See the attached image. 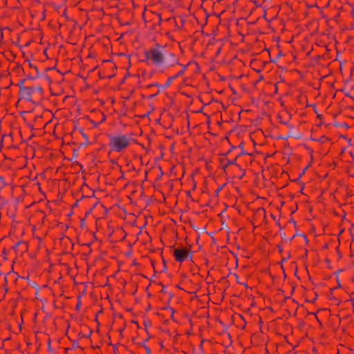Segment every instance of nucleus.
<instances>
[{
    "mask_svg": "<svg viewBox=\"0 0 354 354\" xmlns=\"http://www.w3.org/2000/svg\"><path fill=\"white\" fill-rule=\"evenodd\" d=\"M212 101H214V102H215L221 103V105H222V109H223L224 111H225V110H226V106L223 104V103L222 102H220V101H218V100H214V99H212Z\"/></svg>",
    "mask_w": 354,
    "mask_h": 354,
    "instance_id": "nucleus-59",
    "label": "nucleus"
},
{
    "mask_svg": "<svg viewBox=\"0 0 354 354\" xmlns=\"http://www.w3.org/2000/svg\"><path fill=\"white\" fill-rule=\"evenodd\" d=\"M78 340L75 339V340H73V348H80L81 350H84V348L83 347H81L78 345Z\"/></svg>",
    "mask_w": 354,
    "mask_h": 354,
    "instance_id": "nucleus-30",
    "label": "nucleus"
},
{
    "mask_svg": "<svg viewBox=\"0 0 354 354\" xmlns=\"http://www.w3.org/2000/svg\"><path fill=\"white\" fill-rule=\"evenodd\" d=\"M185 71H184L183 69L180 70L176 75H174L176 78H178L179 77H181L183 75Z\"/></svg>",
    "mask_w": 354,
    "mask_h": 354,
    "instance_id": "nucleus-41",
    "label": "nucleus"
},
{
    "mask_svg": "<svg viewBox=\"0 0 354 354\" xmlns=\"http://www.w3.org/2000/svg\"><path fill=\"white\" fill-rule=\"evenodd\" d=\"M243 155H249L252 156V153H248L245 151H241L239 153L236 154L234 156H231L230 158H228L227 157H220L218 158V162L220 163L219 167H221L225 174H227L226 169L231 165H233L237 167V169L241 171V174L238 176V178L239 180L242 179L243 177L245 174V171L243 169H241V166L236 163V160L239 157Z\"/></svg>",
    "mask_w": 354,
    "mask_h": 354,
    "instance_id": "nucleus-3",
    "label": "nucleus"
},
{
    "mask_svg": "<svg viewBox=\"0 0 354 354\" xmlns=\"http://www.w3.org/2000/svg\"><path fill=\"white\" fill-rule=\"evenodd\" d=\"M302 146L309 152L310 156H312V153H314L313 149L305 143L302 144Z\"/></svg>",
    "mask_w": 354,
    "mask_h": 354,
    "instance_id": "nucleus-25",
    "label": "nucleus"
},
{
    "mask_svg": "<svg viewBox=\"0 0 354 354\" xmlns=\"http://www.w3.org/2000/svg\"><path fill=\"white\" fill-rule=\"evenodd\" d=\"M36 91L35 86H25L22 88V91H19V100L18 102L25 99L28 102H31L35 104V102L32 100V94Z\"/></svg>",
    "mask_w": 354,
    "mask_h": 354,
    "instance_id": "nucleus-5",
    "label": "nucleus"
},
{
    "mask_svg": "<svg viewBox=\"0 0 354 354\" xmlns=\"http://www.w3.org/2000/svg\"><path fill=\"white\" fill-rule=\"evenodd\" d=\"M169 59L165 61V67L166 68H170L175 65L180 64L179 59L177 57V56L173 53H171L168 55Z\"/></svg>",
    "mask_w": 354,
    "mask_h": 354,
    "instance_id": "nucleus-8",
    "label": "nucleus"
},
{
    "mask_svg": "<svg viewBox=\"0 0 354 354\" xmlns=\"http://www.w3.org/2000/svg\"><path fill=\"white\" fill-rule=\"evenodd\" d=\"M91 143L89 141H85L84 142H82L80 145L79 148L84 147H86L88 145H91Z\"/></svg>",
    "mask_w": 354,
    "mask_h": 354,
    "instance_id": "nucleus-52",
    "label": "nucleus"
},
{
    "mask_svg": "<svg viewBox=\"0 0 354 354\" xmlns=\"http://www.w3.org/2000/svg\"><path fill=\"white\" fill-rule=\"evenodd\" d=\"M113 316L114 317H119L120 319H122L123 318V316L121 313H114L113 314Z\"/></svg>",
    "mask_w": 354,
    "mask_h": 354,
    "instance_id": "nucleus-57",
    "label": "nucleus"
},
{
    "mask_svg": "<svg viewBox=\"0 0 354 354\" xmlns=\"http://www.w3.org/2000/svg\"><path fill=\"white\" fill-rule=\"evenodd\" d=\"M171 248L173 249V256L176 261L183 263L186 259L192 261L194 251L191 250L192 245H189V248L186 247L176 248L174 245Z\"/></svg>",
    "mask_w": 354,
    "mask_h": 354,
    "instance_id": "nucleus-4",
    "label": "nucleus"
},
{
    "mask_svg": "<svg viewBox=\"0 0 354 354\" xmlns=\"http://www.w3.org/2000/svg\"><path fill=\"white\" fill-rule=\"evenodd\" d=\"M165 46H162L158 43H155L153 47L146 50L144 52L145 59L142 62H147L151 61V64L159 66L164 63L165 55L160 49H164Z\"/></svg>",
    "mask_w": 354,
    "mask_h": 354,
    "instance_id": "nucleus-1",
    "label": "nucleus"
},
{
    "mask_svg": "<svg viewBox=\"0 0 354 354\" xmlns=\"http://www.w3.org/2000/svg\"><path fill=\"white\" fill-rule=\"evenodd\" d=\"M80 297L79 296V297H78V300H77V304H76V306H75V309H76V310H80V307H81V305H82V304H81V301L80 300Z\"/></svg>",
    "mask_w": 354,
    "mask_h": 354,
    "instance_id": "nucleus-47",
    "label": "nucleus"
},
{
    "mask_svg": "<svg viewBox=\"0 0 354 354\" xmlns=\"http://www.w3.org/2000/svg\"><path fill=\"white\" fill-rule=\"evenodd\" d=\"M232 152H231V150H228L227 152L225 153H220L218 156H221V157H226L227 156H232L231 155Z\"/></svg>",
    "mask_w": 354,
    "mask_h": 354,
    "instance_id": "nucleus-38",
    "label": "nucleus"
},
{
    "mask_svg": "<svg viewBox=\"0 0 354 354\" xmlns=\"http://www.w3.org/2000/svg\"><path fill=\"white\" fill-rule=\"evenodd\" d=\"M95 321L97 322V329H96V331L99 332L100 331V328H100V322L98 321V316L95 315Z\"/></svg>",
    "mask_w": 354,
    "mask_h": 354,
    "instance_id": "nucleus-48",
    "label": "nucleus"
},
{
    "mask_svg": "<svg viewBox=\"0 0 354 354\" xmlns=\"http://www.w3.org/2000/svg\"><path fill=\"white\" fill-rule=\"evenodd\" d=\"M266 209L263 207H259L258 209H257L253 214V220H257L261 218L266 219Z\"/></svg>",
    "mask_w": 354,
    "mask_h": 354,
    "instance_id": "nucleus-10",
    "label": "nucleus"
},
{
    "mask_svg": "<svg viewBox=\"0 0 354 354\" xmlns=\"http://www.w3.org/2000/svg\"><path fill=\"white\" fill-rule=\"evenodd\" d=\"M43 77L47 80V82L49 84H51L53 82L51 78L47 74H44Z\"/></svg>",
    "mask_w": 354,
    "mask_h": 354,
    "instance_id": "nucleus-53",
    "label": "nucleus"
},
{
    "mask_svg": "<svg viewBox=\"0 0 354 354\" xmlns=\"http://www.w3.org/2000/svg\"><path fill=\"white\" fill-rule=\"evenodd\" d=\"M28 245L26 241H19L12 247L16 252L20 251L21 253H24L28 250Z\"/></svg>",
    "mask_w": 354,
    "mask_h": 354,
    "instance_id": "nucleus-9",
    "label": "nucleus"
},
{
    "mask_svg": "<svg viewBox=\"0 0 354 354\" xmlns=\"http://www.w3.org/2000/svg\"><path fill=\"white\" fill-rule=\"evenodd\" d=\"M28 62V66L30 68H35V73H28L26 75V77L25 79L34 80H36V79L40 77L41 75L39 71L37 66H36L35 65L32 64L29 59H26L25 62Z\"/></svg>",
    "mask_w": 354,
    "mask_h": 354,
    "instance_id": "nucleus-7",
    "label": "nucleus"
},
{
    "mask_svg": "<svg viewBox=\"0 0 354 354\" xmlns=\"http://www.w3.org/2000/svg\"><path fill=\"white\" fill-rule=\"evenodd\" d=\"M3 289L5 290L6 293L8 291V279L6 276L4 277V283L3 284Z\"/></svg>",
    "mask_w": 354,
    "mask_h": 354,
    "instance_id": "nucleus-27",
    "label": "nucleus"
},
{
    "mask_svg": "<svg viewBox=\"0 0 354 354\" xmlns=\"http://www.w3.org/2000/svg\"><path fill=\"white\" fill-rule=\"evenodd\" d=\"M91 113L96 114V115H101V117H102V119L98 122L91 120V118H89L88 116L85 117V118H86L87 120H88L91 122V123L93 124V127L94 128H97L101 123L105 122V120L106 119V115L103 112H102L100 109H94L93 110H92Z\"/></svg>",
    "mask_w": 354,
    "mask_h": 354,
    "instance_id": "nucleus-6",
    "label": "nucleus"
},
{
    "mask_svg": "<svg viewBox=\"0 0 354 354\" xmlns=\"http://www.w3.org/2000/svg\"><path fill=\"white\" fill-rule=\"evenodd\" d=\"M159 148L162 150L160 156H158V157L155 158V161H158L160 160H162L164 156V153L162 152V150L164 149V147L162 145H160Z\"/></svg>",
    "mask_w": 354,
    "mask_h": 354,
    "instance_id": "nucleus-26",
    "label": "nucleus"
},
{
    "mask_svg": "<svg viewBox=\"0 0 354 354\" xmlns=\"http://www.w3.org/2000/svg\"><path fill=\"white\" fill-rule=\"evenodd\" d=\"M26 79L19 80V82L16 84L17 86L19 87V91H22V88L25 87L24 86V84L26 82Z\"/></svg>",
    "mask_w": 354,
    "mask_h": 354,
    "instance_id": "nucleus-22",
    "label": "nucleus"
},
{
    "mask_svg": "<svg viewBox=\"0 0 354 354\" xmlns=\"http://www.w3.org/2000/svg\"><path fill=\"white\" fill-rule=\"evenodd\" d=\"M12 71L17 74H19L21 71L24 74V69L19 63H16L15 66L12 68Z\"/></svg>",
    "mask_w": 354,
    "mask_h": 354,
    "instance_id": "nucleus-15",
    "label": "nucleus"
},
{
    "mask_svg": "<svg viewBox=\"0 0 354 354\" xmlns=\"http://www.w3.org/2000/svg\"><path fill=\"white\" fill-rule=\"evenodd\" d=\"M160 256H161L162 266H163L162 270L160 271V272H165L167 270V261L162 255V252H161Z\"/></svg>",
    "mask_w": 354,
    "mask_h": 354,
    "instance_id": "nucleus-19",
    "label": "nucleus"
},
{
    "mask_svg": "<svg viewBox=\"0 0 354 354\" xmlns=\"http://www.w3.org/2000/svg\"><path fill=\"white\" fill-rule=\"evenodd\" d=\"M93 332V330L91 328H88V334L85 335V334H83L82 332H80L77 335V337H79V339L90 338Z\"/></svg>",
    "mask_w": 354,
    "mask_h": 354,
    "instance_id": "nucleus-16",
    "label": "nucleus"
},
{
    "mask_svg": "<svg viewBox=\"0 0 354 354\" xmlns=\"http://www.w3.org/2000/svg\"><path fill=\"white\" fill-rule=\"evenodd\" d=\"M307 313H308V315H314L316 319L317 320V322L322 325V322L319 321V318L317 316V313H311V312L308 311Z\"/></svg>",
    "mask_w": 354,
    "mask_h": 354,
    "instance_id": "nucleus-51",
    "label": "nucleus"
},
{
    "mask_svg": "<svg viewBox=\"0 0 354 354\" xmlns=\"http://www.w3.org/2000/svg\"><path fill=\"white\" fill-rule=\"evenodd\" d=\"M288 223H291L294 225L295 227H296V225H297V222L293 219L292 217H291L289 221H288Z\"/></svg>",
    "mask_w": 354,
    "mask_h": 354,
    "instance_id": "nucleus-63",
    "label": "nucleus"
},
{
    "mask_svg": "<svg viewBox=\"0 0 354 354\" xmlns=\"http://www.w3.org/2000/svg\"><path fill=\"white\" fill-rule=\"evenodd\" d=\"M310 139L311 140L317 141V142H319L320 143H324L326 141H330V138L327 137V136H322L319 138H313V137H310Z\"/></svg>",
    "mask_w": 354,
    "mask_h": 354,
    "instance_id": "nucleus-13",
    "label": "nucleus"
},
{
    "mask_svg": "<svg viewBox=\"0 0 354 354\" xmlns=\"http://www.w3.org/2000/svg\"><path fill=\"white\" fill-rule=\"evenodd\" d=\"M120 343H118L117 344H114V345H112L113 346V351L115 354H118L119 353V351L117 348V346L118 345H120Z\"/></svg>",
    "mask_w": 354,
    "mask_h": 354,
    "instance_id": "nucleus-45",
    "label": "nucleus"
},
{
    "mask_svg": "<svg viewBox=\"0 0 354 354\" xmlns=\"http://www.w3.org/2000/svg\"><path fill=\"white\" fill-rule=\"evenodd\" d=\"M170 311H171L170 319L172 321L176 322V319L174 318V313H176V310L172 308H171Z\"/></svg>",
    "mask_w": 354,
    "mask_h": 354,
    "instance_id": "nucleus-35",
    "label": "nucleus"
},
{
    "mask_svg": "<svg viewBox=\"0 0 354 354\" xmlns=\"http://www.w3.org/2000/svg\"><path fill=\"white\" fill-rule=\"evenodd\" d=\"M299 236H301L303 237V240H305L306 245L308 244L309 241L308 239L307 236L305 234H299Z\"/></svg>",
    "mask_w": 354,
    "mask_h": 354,
    "instance_id": "nucleus-43",
    "label": "nucleus"
},
{
    "mask_svg": "<svg viewBox=\"0 0 354 354\" xmlns=\"http://www.w3.org/2000/svg\"><path fill=\"white\" fill-rule=\"evenodd\" d=\"M335 250H336L337 256H338V259H341L342 258V253L341 252V251H340V250L339 248V246H337L335 248Z\"/></svg>",
    "mask_w": 354,
    "mask_h": 354,
    "instance_id": "nucleus-40",
    "label": "nucleus"
},
{
    "mask_svg": "<svg viewBox=\"0 0 354 354\" xmlns=\"http://www.w3.org/2000/svg\"><path fill=\"white\" fill-rule=\"evenodd\" d=\"M336 290L335 288H330L329 289V291L330 292L327 295V298L329 299V300H335L337 301V305H339L340 303H341V301L340 300H338L333 295V291Z\"/></svg>",
    "mask_w": 354,
    "mask_h": 354,
    "instance_id": "nucleus-11",
    "label": "nucleus"
},
{
    "mask_svg": "<svg viewBox=\"0 0 354 354\" xmlns=\"http://www.w3.org/2000/svg\"><path fill=\"white\" fill-rule=\"evenodd\" d=\"M115 75H116L115 73H113V74L109 75H102V73L101 71L98 72L99 78L101 80L105 79V78L111 79V78L114 77Z\"/></svg>",
    "mask_w": 354,
    "mask_h": 354,
    "instance_id": "nucleus-18",
    "label": "nucleus"
},
{
    "mask_svg": "<svg viewBox=\"0 0 354 354\" xmlns=\"http://www.w3.org/2000/svg\"><path fill=\"white\" fill-rule=\"evenodd\" d=\"M150 106H151V110H150V111H147L146 113H145V114H143V115H136V117L141 118H145V117H148V116H149V115L152 111H154V109H155V107H154L153 105H151V104Z\"/></svg>",
    "mask_w": 354,
    "mask_h": 354,
    "instance_id": "nucleus-21",
    "label": "nucleus"
},
{
    "mask_svg": "<svg viewBox=\"0 0 354 354\" xmlns=\"http://www.w3.org/2000/svg\"><path fill=\"white\" fill-rule=\"evenodd\" d=\"M127 57H128V58L129 59V66H128V67H127V73H126V74H125V75H124V77H125V78H127V77H130V76L131 75V73H129V68L131 67V61H130V55H129V56H127Z\"/></svg>",
    "mask_w": 354,
    "mask_h": 354,
    "instance_id": "nucleus-24",
    "label": "nucleus"
},
{
    "mask_svg": "<svg viewBox=\"0 0 354 354\" xmlns=\"http://www.w3.org/2000/svg\"><path fill=\"white\" fill-rule=\"evenodd\" d=\"M344 271V269H338L337 271L333 273V275L335 276V279L339 278V273Z\"/></svg>",
    "mask_w": 354,
    "mask_h": 354,
    "instance_id": "nucleus-42",
    "label": "nucleus"
},
{
    "mask_svg": "<svg viewBox=\"0 0 354 354\" xmlns=\"http://www.w3.org/2000/svg\"><path fill=\"white\" fill-rule=\"evenodd\" d=\"M132 342L136 344L135 342V337H133L132 338ZM136 344L138 346H140V347H143L146 351V353H148V354H151V349L150 348L147 346L146 344H144V343H136Z\"/></svg>",
    "mask_w": 354,
    "mask_h": 354,
    "instance_id": "nucleus-14",
    "label": "nucleus"
},
{
    "mask_svg": "<svg viewBox=\"0 0 354 354\" xmlns=\"http://www.w3.org/2000/svg\"><path fill=\"white\" fill-rule=\"evenodd\" d=\"M31 286H32V287L34 289H35V290H37L36 294H35V295H37L38 294V292H39V290H40V287H39V285H38V283H36V282H33V283H32V285H31Z\"/></svg>",
    "mask_w": 354,
    "mask_h": 354,
    "instance_id": "nucleus-28",
    "label": "nucleus"
},
{
    "mask_svg": "<svg viewBox=\"0 0 354 354\" xmlns=\"http://www.w3.org/2000/svg\"><path fill=\"white\" fill-rule=\"evenodd\" d=\"M3 259L4 261H6L8 259H7V250L6 249L4 248L2 250V254H1Z\"/></svg>",
    "mask_w": 354,
    "mask_h": 354,
    "instance_id": "nucleus-36",
    "label": "nucleus"
},
{
    "mask_svg": "<svg viewBox=\"0 0 354 354\" xmlns=\"http://www.w3.org/2000/svg\"><path fill=\"white\" fill-rule=\"evenodd\" d=\"M336 281H337V286L334 287L335 289H338V288H342V283L339 281V279L337 278L336 279Z\"/></svg>",
    "mask_w": 354,
    "mask_h": 354,
    "instance_id": "nucleus-50",
    "label": "nucleus"
},
{
    "mask_svg": "<svg viewBox=\"0 0 354 354\" xmlns=\"http://www.w3.org/2000/svg\"><path fill=\"white\" fill-rule=\"evenodd\" d=\"M277 248H278V250H279V254H282V253H283V247H282V245H281V243H279V244H278V245H277Z\"/></svg>",
    "mask_w": 354,
    "mask_h": 354,
    "instance_id": "nucleus-55",
    "label": "nucleus"
},
{
    "mask_svg": "<svg viewBox=\"0 0 354 354\" xmlns=\"http://www.w3.org/2000/svg\"><path fill=\"white\" fill-rule=\"evenodd\" d=\"M297 183H298L301 185L300 190L299 192H300L301 194H304L303 190L305 188V183L300 180L297 181Z\"/></svg>",
    "mask_w": 354,
    "mask_h": 354,
    "instance_id": "nucleus-32",
    "label": "nucleus"
},
{
    "mask_svg": "<svg viewBox=\"0 0 354 354\" xmlns=\"http://www.w3.org/2000/svg\"><path fill=\"white\" fill-rule=\"evenodd\" d=\"M191 63H192V62L190 61V62H189L187 64H186V65L181 64L180 63V64H179V65H180V66H182V69H183L184 71H186V69H187V68L188 67V66H189Z\"/></svg>",
    "mask_w": 354,
    "mask_h": 354,
    "instance_id": "nucleus-58",
    "label": "nucleus"
},
{
    "mask_svg": "<svg viewBox=\"0 0 354 354\" xmlns=\"http://www.w3.org/2000/svg\"><path fill=\"white\" fill-rule=\"evenodd\" d=\"M324 261L327 263V268L328 269H330V270L333 269V267L330 265V260L328 258H326L324 259Z\"/></svg>",
    "mask_w": 354,
    "mask_h": 354,
    "instance_id": "nucleus-44",
    "label": "nucleus"
},
{
    "mask_svg": "<svg viewBox=\"0 0 354 354\" xmlns=\"http://www.w3.org/2000/svg\"><path fill=\"white\" fill-rule=\"evenodd\" d=\"M159 93H160V90H159V89H158V90H157V91H156L155 93L151 94V95H150L147 96V97L148 99H152V98H153V97H154L155 96L158 95Z\"/></svg>",
    "mask_w": 354,
    "mask_h": 354,
    "instance_id": "nucleus-49",
    "label": "nucleus"
},
{
    "mask_svg": "<svg viewBox=\"0 0 354 354\" xmlns=\"http://www.w3.org/2000/svg\"><path fill=\"white\" fill-rule=\"evenodd\" d=\"M192 189L194 190L196 188V182L194 180L193 176H192Z\"/></svg>",
    "mask_w": 354,
    "mask_h": 354,
    "instance_id": "nucleus-60",
    "label": "nucleus"
},
{
    "mask_svg": "<svg viewBox=\"0 0 354 354\" xmlns=\"http://www.w3.org/2000/svg\"><path fill=\"white\" fill-rule=\"evenodd\" d=\"M231 133V132H227L226 133V135L223 137V140H226L229 143H230V140H229V135Z\"/></svg>",
    "mask_w": 354,
    "mask_h": 354,
    "instance_id": "nucleus-64",
    "label": "nucleus"
},
{
    "mask_svg": "<svg viewBox=\"0 0 354 354\" xmlns=\"http://www.w3.org/2000/svg\"><path fill=\"white\" fill-rule=\"evenodd\" d=\"M78 157V149H74L73 150V159H75Z\"/></svg>",
    "mask_w": 354,
    "mask_h": 354,
    "instance_id": "nucleus-39",
    "label": "nucleus"
},
{
    "mask_svg": "<svg viewBox=\"0 0 354 354\" xmlns=\"http://www.w3.org/2000/svg\"><path fill=\"white\" fill-rule=\"evenodd\" d=\"M157 285L161 286V287H162V290L160 291V292H161V293H165L166 292V291H165L166 286L162 282L158 281L157 283Z\"/></svg>",
    "mask_w": 354,
    "mask_h": 354,
    "instance_id": "nucleus-34",
    "label": "nucleus"
},
{
    "mask_svg": "<svg viewBox=\"0 0 354 354\" xmlns=\"http://www.w3.org/2000/svg\"><path fill=\"white\" fill-rule=\"evenodd\" d=\"M50 344H51V340L50 338H48V345H47V351L48 352L51 351H52V348H51V346H50Z\"/></svg>",
    "mask_w": 354,
    "mask_h": 354,
    "instance_id": "nucleus-54",
    "label": "nucleus"
},
{
    "mask_svg": "<svg viewBox=\"0 0 354 354\" xmlns=\"http://www.w3.org/2000/svg\"><path fill=\"white\" fill-rule=\"evenodd\" d=\"M186 195L187 196L190 198L192 201H194V198L192 196L191 192L189 190L186 191Z\"/></svg>",
    "mask_w": 354,
    "mask_h": 354,
    "instance_id": "nucleus-61",
    "label": "nucleus"
},
{
    "mask_svg": "<svg viewBox=\"0 0 354 354\" xmlns=\"http://www.w3.org/2000/svg\"><path fill=\"white\" fill-rule=\"evenodd\" d=\"M317 114V118L320 120V123L317 124V127H321L323 124V115L322 114L318 113L317 112L315 113Z\"/></svg>",
    "mask_w": 354,
    "mask_h": 354,
    "instance_id": "nucleus-33",
    "label": "nucleus"
},
{
    "mask_svg": "<svg viewBox=\"0 0 354 354\" xmlns=\"http://www.w3.org/2000/svg\"><path fill=\"white\" fill-rule=\"evenodd\" d=\"M99 199L97 200V201L91 207L89 208L85 213V217H86L88 214H90L92 211L93 210V209L95 207V206L97 205V204L99 203Z\"/></svg>",
    "mask_w": 354,
    "mask_h": 354,
    "instance_id": "nucleus-23",
    "label": "nucleus"
},
{
    "mask_svg": "<svg viewBox=\"0 0 354 354\" xmlns=\"http://www.w3.org/2000/svg\"><path fill=\"white\" fill-rule=\"evenodd\" d=\"M107 136L109 138L110 151L121 152L130 145L131 138L128 137V134L117 136L108 134Z\"/></svg>",
    "mask_w": 354,
    "mask_h": 354,
    "instance_id": "nucleus-2",
    "label": "nucleus"
},
{
    "mask_svg": "<svg viewBox=\"0 0 354 354\" xmlns=\"http://www.w3.org/2000/svg\"><path fill=\"white\" fill-rule=\"evenodd\" d=\"M92 192H93V193H92V195H91V196H85V195H84V194H83V195L82 196V197H81V198H80V199H77V200H76V201H75V203L71 205V208L73 209V208H74V207H77V206H78V205H79V202H80L82 199H83V198H91V197H95V192H94V190H93Z\"/></svg>",
    "mask_w": 354,
    "mask_h": 354,
    "instance_id": "nucleus-12",
    "label": "nucleus"
},
{
    "mask_svg": "<svg viewBox=\"0 0 354 354\" xmlns=\"http://www.w3.org/2000/svg\"><path fill=\"white\" fill-rule=\"evenodd\" d=\"M307 169H308L305 167V168L303 169V171L299 174L298 178L295 180H293L292 181H294V182L299 181L300 180V178L302 177V176L305 174V172Z\"/></svg>",
    "mask_w": 354,
    "mask_h": 354,
    "instance_id": "nucleus-29",
    "label": "nucleus"
},
{
    "mask_svg": "<svg viewBox=\"0 0 354 354\" xmlns=\"http://www.w3.org/2000/svg\"><path fill=\"white\" fill-rule=\"evenodd\" d=\"M276 225H277L279 228V232H281V230H283V227L281 226V225L279 223V220H277L276 221Z\"/></svg>",
    "mask_w": 354,
    "mask_h": 354,
    "instance_id": "nucleus-62",
    "label": "nucleus"
},
{
    "mask_svg": "<svg viewBox=\"0 0 354 354\" xmlns=\"http://www.w3.org/2000/svg\"><path fill=\"white\" fill-rule=\"evenodd\" d=\"M176 78L175 77L174 75H172V76H170L167 78L165 84L162 86L164 88H168L171 86V82L173 80H176Z\"/></svg>",
    "mask_w": 354,
    "mask_h": 354,
    "instance_id": "nucleus-17",
    "label": "nucleus"
},
{
    "mask_svg": "<svg viewBox=\"0 0 354 354\" xmlns=\"http://www.w3.org/2000/svg\"><path fill=\"white\" fill-rule=\"evenodd\" d=\"M225 185H226V183L219 185L218 187L215 190V194L217 196L218 194V193L223 189V187Z\"/></svg>",
    "mask_w": 354,
    "mask_h": 354,
    "instance_id": "nucleus-31",
    "label": "nucleus"
},
{
    "mask_svg": "<svg viewBox=\"0 0 354 354\" xmlns=\"http://www.w3.org/2000/svg\"><path fill=\"white\" fill-rule=\"evenodd\" d=\"M6 136V134H3L1 136V141H0V151H1V149L3 148V140H4V138Z\"/></svg>",
    "mask_w": 354,
    "mask_h": 354,
    "instance_id": "nucleus-46",
    "label": "nucleus"
},
{
    "mask_svg": "<svg viewBox=\"0 0 354 354\" xmlns=\"http://www.w3.org/2000/svg\"><path fill=\"white\" fill-rule=\"evenodd\" d=\"M150 262H151V266L153 268L154 273H157V271L155 270V264L156 263V261L153 259H151Z\"/></svg>",
    "mask_w": 354,
    "mask_h": 354,
    "instance_id": "nucleus-56",
    "label": "nucleus"
},
{
    "mask_svg": "<svg viewBox=\"0 0 354 354\" xmlns=\"http://www.w3.org/2000/svg\"><path fill=\"white\" fill-rule=\"evenodd\" d=\"M35 88H36V91L37 92H39L41 95H43V94H44V89H43V88L40 85L37 86Z\"/></svg>",
    "mask_w": 354,
    "mask_h": 354,
    "instance_id": "nucleus-37",
    "label": "nucleus"
},
{
    "mask_svg": "<svg viewBox=\"0 0 354 354\" xmlns=\"http://www.w3.org/2000/svg\"><path fill=\"white\" fill-rule=\"evenodd\" d=\"M143 324L145 328L148 329L149 327H151L152 323L149 318H145Z\"/></svg>",
    "mask_w": 354,
    "mask_h": 354,
    "instance_id": "nucleus-20",
    "label": "nucleus"
}]
</instances>
